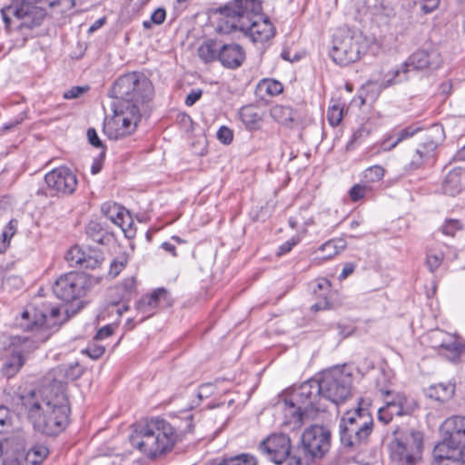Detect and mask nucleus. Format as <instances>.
<instances>
[{
  "label": "nucleus",
  "instance_id": "nucleus-1",
  "mask_svg": "<svg viewBox=\"0 0 465 465\" xmlns=\"http://www.w3.org/2000/svg\"><path fill=\"white\" fill-rule=\"evenodd\" d=\"M21 401L36 431L54 436L67 426L71 409L61 381L45 384L39 391H32L21 396Z\"/></svg>",
  "mask_w": 465,
  "mask_h": 465
},
{
  "label": "nucleus",
  "instance_id": "nucleus-2",
  "mask_svg": "<svg viewBox=\"0 0 465 465\" xmlns=\"http://www.w3.org/2000/svg\"><path fill=\"white\" fill-rule=\"evenodd\" d=\"M219 14L216 31L228 35L242 32L253 43H265L272 39L275 28L267 16H263L261 0H232L216 10Z\"/></svg>",
  "mask_w": 465,
  "mask_h": 465
},
{
  "label": "nucleus",
  "instance_id": "nucleus-3",
  "mask_svg": "<svg viewBox=\"0 0 465 465\" xmlns=\"http://www.w3.org/2000/svg\"><path fill=\"white\" fill-rule=\"evenodd\" d=\"M181 440L174 427L158 417L139 424L130 437L132 446L149 458L171 451Z\"/></svg>",
  "mask_w": 465,
  "mask_h": 465
},
{
  "label": "nucleus",
  "instance_id": "nucleus-4",
  "mask_svg": "<svg viewBox=\"0 0 465 465\" xmlns=\"http://www.w3.org/2000/svg\"><path fill=\"white\" fill-rule=\"evenodd\" d=\"M153 86L143 73L131 72L118 77L112 85L109 95L120 111L130 110L141 115L145 105L152 101Z\"/></svg>",
  "mask_w": 465,
  "mask_h": 465
},
{
  "label": "nucleus",
  "instance_id": "nucleus-5",
  "mask_svg": "<svg viewBox=\"0 0 465 465\" xmlns=\"http://www.w3.org/2000/svg\"><path fill=\"white\" fill-rule=\"evenodd\" d=\"M19 325L25 331H31V334L12 336L7 351L24 356L26 361L29 354L49 339V325L45 314L35 308H27L22 312Z\"/></svg>",
  "mask_w": 465,
  "mask_h": 465
},
{
  "label": "nucleus",
  "instance_id": "nucleus-6",
  "mask_svg": "<svg viewBox=\"0 0 465 465\" xmlns=\"http://www.w3.org/2000/svg\"><path fill=\"white\" fill-rule=\"evenodd\" d=\"M320 380L312 379L292 393L289 401H284V416L289 423L302 424L304 417H310L319 411H325L327 406L322 402Z\"/></svg>",
  "mask_w": 465,
  "mask_h": 465
},
{
  "label": "nucleus",
  "instance_id": "nucleus-7",
  "mask_svg": "<svg viewBox=\"0 0 465 465\" xmlns=\"http://www.w3.org/2000/svg\"><path fill=\"white\" fill-rule=\"evenodd\" d=\"M373 430V419L367 409L347 411L340 422L341 441L345 447L360 448L367 444Z\"/></svg>",
  "mask_w": 465,
  "mask_h": 465
},
{
  "label": "nucleus",
  "instance_id": "nucleus-8",
  "mask_svg": "<svg viewBox=\"0 0 465 465\" xmlns=\"http://www.w3.org/2000/svg\"><path fill=\"white\" fill-rule=\"evenodd\" d=\"M422 452L423 433L417 430L401 431L390 444V465H418Z\"/></svg>",
  "mask_w": 465,
  "mask_h": 465
},
{
  "label": "nucleus",
  "instance_id": "nucleus-9",
  "mask_svg": "<svg viewBox=\"0 0 465 465\" xmlns=\"http://www.w3.org/2000/svg\"><path fill=\"white\" fill-rule=\"evenodd\" d=\"M366 52V43L359 34L339 29L333 35L331 56L337 64L345 66L358 61Z\"/></svg>",
  "mask_w": 465,
  "mask_h": 465
},
{
  "label": "nucleus",
  "instance_id": "nucleus-10",
  "mask_svg": "<svg viewBox=\"0 0 465 465\" xmlns=\"http://www.w3.org/2000/svg\"><path fill=\"white\" fill-rule=\"evenodd\" d=\"M34 3L40 0H12V4L1 10V15L6 27H10L12 17L17 22V28H33L39 25L45 15L46 6L38 7Z\"/></svg>",
  "mask_w": 465,
  "mask_h": 465
},
{
  "label": "nucleus",
  "instance_id": "nucleus-11",
  "mask_svg": "<svg viewBox=\"0 0 465 465\" xmlns=\"http://www.w3.org/2000/svg\"><path fill=\"white\" fill-rule=\"evenodd\" d=\"M322 400L334 404L345 401L350 395L351 379L340 369L325 371L320 379Z\"/></svg>",
  "mask_w": 465,
  "mask_h": 465
},
{
  "label": "nucleus",
  "instance_id": "nucleus-12",
  "mask_svg": "<svg viewBox=\"0 0 465 465\" xmlns=\"http://www.w3.org/2000/svg\"><path fill=\"white\" fill-rule=\"evenodd\" d=\"M384 396V406L378 410V419L384 424L391 422L394 416L411 415L418 407L413 398L401 392L381 390Z\"/></svg>",
  "mask_w": 465,
  "mask_h": 465
},
{
  "label": "nucleus",
  "instance_id": "nucleus-13",
  "mask_svg": "<svg viewBox=\"0 0 465 465\" xmlns=\"http://www.w3.org/2000/svg\"><path fill=\"white\" fill-rule=\"evenodd\" d=\"M87 288L88 279L84 273L70 272L55 281L53 292L58 299L70 302L84 295Z\"/></svg>",
  "mask_w": 465,
  "mask_h": 465
},
{
  "label": "nucleus",
  "instance_id": "nucleus-14",
  "mask_svg": "<svg viewBox=\"0 0 465 465\" xmlns=\"http://www.w3.org/2000/svg\"><path fill=\"white\" fill-rule=\"evenodd\" d=\"M114 116L104 124V133L111 140H118L132 134L141 119V115L130 110H119L113 104Z\"/></svg>",
  "mask_w": 465,
  "mask_h": 465
},
{
  "label": "nucleus",
  "instance_id": "nucleus-15",
  "mask_svg": "<svg viewBox=\"0 0 465 465\" xmlns=\"http://www.w3.org/2000/svg\"><path fill=\"white\" fill-rule=\"evenodd\" d=\"M430 344L434 350L449 361L457 362L465 350L463 340L456 335L442 330L432 331L430 335Z\"/></svg>",
  "mask_w": 465,
  "mask_h": 465
},
{
  "label": "nucleus",
  "instance_id": "nucleus-16",
  "mask_svg": "<svg viewBox=\"0 0 465 465\" xmlns=\"http://www.w3.org/2000/svg\"><path fill=\"white\" fill-rule=\"evenodd\" d=\"M331 431L321 425H312L302 435L303 450L312 458H322L330 450Z\"/></svg>",
  "mask_w": 465,
  "mask_h": 465
},
{
  "label": "nucleus",
  "instance_id": "nucleus-17",
  "mask_svg": "<svg viewBox=\"0 0 465 465\" xmlns=\"http://www.w3.org/2000/svg\"><path fill=\"white\" fill-rule=\"evenodd\" d=\"M48 189L56 195H70L77 188L78 181L73 171L66 166L53 169L45 175Z\"/></svg>",
  "mask_w": 465,
  "mask_h": 465
},
{
  "label": "nucleus",
  "instance_id": "nucleus-18",
  "mask_svg": "<svg viewBox=\"0 0 465 465\" xmlns=\"http://www.w3.org/2000/svg\"><path fill=\"white\" fill-rule=\"evenodd\" d=\"M259 450L276 464L283 462L291 452V440L284 433H273L264 439Z\"/></svg>",
  "mask_w": 465,
  "mask_h": 465
},
{
  "label": "nucleus",
  "instance_id": "nucleus-19",
  "mask_svg": "<svg viewBox=\"0 0 465 465\" xmlns=\"http://www.w3.org/2000/svg\"><path fill=\"white\" fill-rule=\"evenodd\" d=\"M464 452V450L451 443L444 435L442 441L433 449V460L436 465H465Z\"/></svg>",
  "mask_w": 465,
  "mask_h": 465
},
{
  "label": "nucleus",
  "instance_id": "nucleus-20",
  "mask_svg": "<svg viewBox=\"0 0 465 465\" xmlns=\"http://www.w3.org/2000/svg\"><path fill=\"white\" fill-rule=\"evenodd\" d=\"M102 212L112 223L122 229L126 238H134L136 229L128 210L115 203H105L102 205Z\"/></svg>",
  "mask_w": 465,
  "mask_h": 465
},
{
  "label": "nucleus",
  "instance_id": "nucleus-21",
  "mask_svg": "<svg viewBox=\"0 0 465 465\" xmlns=\"http://www.w3.org/2000/svg\"><path fill=\"white\" fill-rule=\"evenodd\" d=\"M65 259L71 266L78 265L83 269L94 270L102 264L104 258V253L99 250H83L75 245L68 250Z\"/></svg>",
  "mask_w": 465,
  "mask_h": 465
},
{
  "label": "nucleus",
  "instance_id": "nucleus-22",
  "mask_svg": "<svg viewBox=\"0 0 465 465\" xmlns=\"http://www.w3.org/2000/svg\"><path fill=\"white\" fill-rule=\"evenodd\" d=\"M441 62L442 59L437 50H419L413 53L402 65V68L399 70L401 71V75H405L411 68L413 70L437 69L440 66Z\"/></svg>",
  "mask_w": 465,
  "mask_h": 465
},
{
  "label": "nucleus",
  "instance_id": "nucleus-23",
  "mask_svg": "<svg viewBox=\"0 0 465 465\" xmlns=\"http://www.w3.org/2000/svg\"><path fill=\"white\" fill-rule=\"evenodd\" d=\"M163 303H168V292L164 288H157L152 293L143 295L136 303L137 315H141L139 322L154 315Z\"/></svg>",
  "mask_w": 465,
  "mask_h": 465
},
{
  "label": "nucleus",
  "instance_id": "nucleus-24",
  "mask_svg": "<svg viewBox=\"0 0 465 465\" xmlns=\"http://www.w3.org/2000/svg\"><path fill=\"white\" fill-rule=\"evenodd\" d=\"M442 432L451 443L465 450V416H452L444 420Z\"/></svg>",
  "mask_w": 465,
  "mask_h": 465
},
{
  "label": "nucleus",
  "instance_id": "nucleus-25",
  "mask_svg": "<svg viewBox=\"0 0 465 465\" xmlns=\"http://www.w3.org/2000/svg\"><path fill=\"white\" fill-rule=\"evenodd\" d=\"M405 76L401 77V71L395 70L391 73V76L388 78V75L381 82L369 81L361 87V94L363 95L362 104H365L367 100L374 101L379 96L382 89L406 80Z\"/></svg>",
  "mask_w": 465,
  "mask_h": 465
},
{
  "label": "nucleus",
  "instance_id": "nucleus-26",
  "mask_svg": "<svg viewBox=\"0 0 465 465\" xmlns=\"http://www.w3.org/2000/svg\"><path fill=\"white\" fill-rule=\"evenodd\" d=\"M246 55L242 45L238 44H223L219 62L226 68L236 69L245 61Z\"/></svg>",
  "mask_w": 465,
  "mask_h": 465
},
{
  "label": "nucleus",
  "instance_id": "nucleus-27",
  "mask_svg": "<svg viewBox=\"0 0 465 465\" xmlns=\"http://www.w3.org/2000/svg\"><path fill=\"white\" fill-rule=\"evenodd\" d=\"M465 188V168L456 167L450 170L442 182L445 194L455 196Z\"/></svg>",
  "mask_w": 465,
  "mask_h": 465
},
{
  "label": "nucleus",
  "instance_id": "nucleus-28",
  "mask_svg": "<svg viewBox=\"0 0 465 465\" xmlns=\"http://www.w3.org/2000/svg\"><path fill=\"white\" fill-rule=\"evenodd\" d=\"M50 10L52 15L67 17L76 13V7L83 0H40Z\"/></svg>",
  "mask_w": 465,
  "mask_h": 465
},
{
  "label": "nucleus",
  "instance_id": "nucleus-29",
  "mask_svg": "<svg viewBox=\"0 0 465 465\" xmlns=\"http://www.w3.org/2000/svg\"><path fill=\"white\" fill-rule=\"evenodd\" d=\"M223 44L213 40L208 39L201 44L198 48V55L204 63H212L220 59V50Z\"/></svg>",
  "mask_w": 465,
  "mask_h": 465
},
{
  "label": "nucleus",
  "instance_id": "nucleus-30",
  "mask_svg": "<svg viewBox=\"0 0 465 465\" xmlns=\"http://www.w3.org/2000/svg\"><path fill=\"white\" fill-rule=\"evenodd\" d=\"M55 376L51 383L55 381H61L64 386L67 381H74L78 379L82 374L83 371L78 363L70 365H62L54 370Z\"/></svg>",
  "mask_w": 465,
  "mask_h": 465
},
{
  "label": "nucleus",
  "instance_id": "nucleus-31",
  "mask_svg": "<svg viewBox=\"0 0 465 465\" xmlns=\"http://www.w3.org/2000/svg\"><path fill=\"white\" fill-rule=\"evenodd\" d=\"M273 120L283 125H291L296 121L297 113L290 106L275 104L270 110Z\"/></svg>",
  "mask_w": 465,
  "mask_h": 465
},
{
  "label": "nucleus",
  "instance_id": "nucleus-32",
  "mask_svg": "<svg viewBox=\"0 0 465 465\" xmlns=\"http://www.w3.org/2000/svg\"><path fill=\"white\" fill-rule=\"evenodd\" d=\"M9 352L10 355L6 358L1 368L3 376L8 379L15 376L25 363L24 356L17 355L14 351Z\"/></svg>",
  "mask_w": 465,
  "mask_h": 465
},
{
  "label": "nucleus",
  "instance_id": "nucleus-33",
  "mask_svg": "<svg viewBox=\"0 0 465 465\" xmlns=\"http://www.w3.org/2000/svg\"><path fill=\"white\" fill-rule=\"evenodd\" d=\"M455 391V385L451 382H440L434 385H431L429 390V397L438 401H447L452 398Z\"/></svg>",
  "mask_w": 465,
  "mask_h": 465
},
{
  "label": "nucleus",
  "instance_id": "nucleus-34",
  "mask_svg": "<svg viewBox=\"0 0 465 465\" xmlns=\"http://www.w3.org/2000/svg\"><path fill=\"white\" fill-rule=\"evenodd\" d=\"M241 121L248 130H256L260 126L262 117L253 105L242 106L239 112Z\"/></svg>",
  "mask_w": 465,
  "mask_h": 465
},
{
  "label": "nucleus",
  "instance_id": "nucleus-35",
  "mask_svg": "<svg viewBox=\"0 0 465 465\" xmlns=\"http://www.w3.org/2000/svg\"><path fill=\"white\" fill-rule=\"evenodd\" d=\"M257 93L264 98V94L275 96L282 93L283 85L274 79H262L257 84Z\"/></svg>",
  "mask_w": 465,
  "mask_h": 465
},
{
  "label": "nucleus",
  "instance_id": "nucleus-36",
  "mask_svg": "<svg viewBox=\"0 0 465 465\" xmlns=\"http://www.w3.org/2000/svg\"><path fill=\"white\" fill-rule=\"evenodd\" d=\"M347 242L343 238H335L327 241L320 246L319 251L326 252L323 259H331L345 250Z\"/></svg>",
  "mask_w": 465,
  "mask_h": 465
},
{
  "label": "nucleus",
  "instance_id": "nucleus-37",
  "mask_svg": "<svg viewBox=\"0 0 465 465\" xmlns=\"http://www.w3.org/2000/svg\"><path fill=\"white\" fill-rule=\"evenodd\" d=\"M85 232L90 239L97 243L104 244L109 240L106 230L95 221H91L87 224Z\"/></svg>",
  "mask_w": 465,
  "mask_h": 465
},
{
  "label": "nucleus",
  "instance_id": "nucleus-38",
  "mask_svg": "<svg viewBox=\"0 0 465 465\" xmlns=\"http://www.w3.org/2000/svg\"><path fill=\"white\" fill-rule=\"evenodd\" d=\"M436 148L437 143L430 140L419 144L414 153L418 154V156L420 157L425 162V163H428L433 161Z\"/></svg>",
  "mask_w": 465,
  "mask_h": 465
},
{
  "label": "nucleus",
  "instance_id": "nucleus-39",
  "mask_svg": "<svg viewBox=\"0 0 465 465\" xmlns=\"http://www.w3.org/2000/svg\"><path fill=\"white\" fill-rule=\"evenodd\" d=\"M129 262L128 255L124 252L116 256L110 263L108 274L112 278L117 277L120 272L126 267Z\"/></svg>",
  "mask_w": 465,
  "mask_h": 465
},
{
  "label": "nucleus",
  "instance_id": "nucleus-40",
  "mask_svg": "<svg viewBox=\"0 0 465 465\" xmlns=\"http://www.w3.org/2000/svg\"><path fill=\"white\" fill-rule=\"evenodd\" d=\"M444 254L441 251L430 249L427 252L426 264L430 272L436 271L441 264Z\"/></svg>",
  "mask_w": 465,
  "mask_h": 465
},
{
  "label": "nucleus",
  "instance_id": "nucleus-41",
  "mask_svg": "<svg viewBox=\"0 0 465 465\" xmlns=\"http://www.w3.org/2000/svg\"><path fill=\"white\" fill-rule=\"evenodd\" d=\"M385 173V170L381 165H373L363 172V178L367 183H375L381 181Z\"/></svg>",
  "mask_w": 465,
  "mask_h": 465
},
{
  "label": "nucleus",
  "instance_id": "nucleus-42",
  "mask_svg": "<svg viewBox=\"0 0 465 465\" xmlns=\"http://www.w3.org/2000/svg\"><path fill=\"white\" fill-rule=\"evenodd\" d=\"M166 18V12L163 8L159 7L153 12L149 20H144L143 22V26L144 29H151L153 25H162Z\"/></svg>",
  "mask_w": 465,
  "mask_h": 465
},
{
  "label": "nucleus",
  "instance_id": "nucleus-43",
  "mask_svg": "<svg viewBox=\"0 0 465 465\" xmlns=\"http://www.w3.org/2000/svg\"><path fill=\"white\" fill-rule=\"evenodd\" d=\"M461 228H462V226L459 220L448 219L445 221L444 224L441 226V232L443 234H445L447 236L453 237L457 232L461 230Z\"/></svg>",
  "mask_w": 465,
  "mask_h": 465
},
{
  "label": "nucleus",
  "instance_id": "nucleus-44",
  "mask_svg": "<svg viewBox=\"0 0 465 465\" xmlns=\"http://www.w3.org/2000/svg\"><path fill=\"white\" fill-rule=\"evenodd\" d=\"M370 191L369 186L365 184H354L349 191V196L352 202H358L364 198L366 193Z\"/></svg>",
  "mask_w": 465,
  "mask_h": 465
},
{
  "label": "nucleus",
  "instance_id": "nucleus-45",
  "mask_svg": "<svg viewBox=\"0 0 465 465\" xmlns=\"http://www.w3.org/2000/svg\"><path fill=\"white\" fill-rule=\"evenodd\" d=\"M327 119L331 126H337L342 119V108L333 105L327 112Z\"/></svg>",
  "mask_w": 465,
  "mask_h": 465
},
{
  "label": "nucleus",
  "instance_id": "nucleus-46",
  "mask_svg": "<svg viewBox=\"0 0 465 465\" xmlns=\"http://www.w3.org/2000/svg\"><path fill=\"white\" fill-rule=\"evenodd\" d=\"M418 130L419 129L417 128L409 126L394 133L393 134L395 135L396 138L395 140H393V144H399L403 140L413 136L418 132Z\"/></svg>",
  "mask_w": 465,
  "mask_h": 465
},
{
  "label": "nucleus",
  "instance_id": "nucleus-47",
  "mask_svg": "<svg viewBox=\"0 0 465 465\" xmlns=\"http://www.w3.org/2000/svg\"><path fill=\"white\" fill-rule=\"evenodd\" d=\"M217 139L223 144H230L233 139V133L229 127L223 125L217 132Z\"/></svg>",
  "mask_w": 465,
  "mask_h": 465
},
{
  "label": "nucleus",
  "instance_id": "nucleus-48",
  "mask_svg": "<svg viewBox=\"0 0 465 465\" xmlns=\"http://www.w3.org/2000/svg\"><path fill=\"white\" fill-rule=\"evenodd\" d=\"M105 350H104V346H101V345H96V344H94V345H89L84 351V352L87 353L88 356L93 359V360H97L99 359L104 353Z\"/></svg>",
  "mask_w": 465,
  "mask_h": 465
},
{
  "label": "nucleus",
  "instance_id": "nucleus-49",
  "mask_svg": "<svg viewBox=\"0 0 465 465\" xmlns=\"http://www.w3.org/2000/svg\"><path fill=\"white\" fill-rule=\"evenodd\" d=\"M121 286L124 291V295L131 296L133 293L135 292L136 280L134 277L126 278L123 281Z\"/></svg>",
  "mask_w": 465,
  "mask_h": 465
},
{
  "label": "nucleus",
  "instance_id": "nucleus-50",
  "mask_svg": "<svg viewBox=\"0 0 465 465\" xmlns=\"http://www.w3.org/2000/svg\"><path fill=\"white\" fill-rule=\"evenodd\" d=\"M14 234H15V229L12 226V222H10L8 223L7 228L2 233L3 240L0 242V252H4L6 249L7 245H8V241Z\"/></svg>",
  "mask_w": 465,
  "mask_h": 465
},
{
  "label": "nucleus",
  "instance_id": "nucleus-51",
  "mask_svg": "<svg viewBox=\"0 0 465 465\" xmlns=\"http://www.w3.org/2000/svg\"><path fill=\"white\" fill-rule=\"evenodd\" d=\"M300 239L299 237H292L287 242H283L282 245H280L277 254L278 255H283L291 252V250L299 242Z\"/></svg>",
  "mask_w": 465,
  "mask_h": 465
},
{
  "label": "nucleus",
  "instance_id": "nucleus-52",
  "mask_svg": "<svg viewBox=\"0 0 465 465\" xmlns=\"http://www.w3.org/2000/svg\"><path fill=\"white\" fill-rule=\"evenodd\" d=\"M88 90V87L74 86L64 93V99H75Z\"/></svg>",
  "mask_w": 465,
  "mask_h": 465
},
{
  "label": "nucleus",
  "instance_id": "nucleus-53",
  "mask_svg": "<svg viewBox=\"0 0 465 465\" xmlns=\"http://www.w3.org/2000/svg\"><path fill=\"white\" fill-rule=\"evenodd\" d=\"M203 91L201 89H193L185 97V104L187 106L193 105L202 97Z\"/></svg>",
  "mask_w": 465,
  "mask_h": 465
},
{
  "label": "nucleus",
  "instance_id": "nucleus-54",
  "mask_svg": "<svg viewBox=\"0 0 465 465\" xmlns=\"http://www.w3.org/2000/svg\"><path fill=\"white\" fill-rule=\"evenodd\" d=\"M30 450L33 451V453L36 456V459L40 462V464L43 462V460L46 458L48 455V449L45 446L43 445H35L30 448Z\"/></svg>",
  "mask_w": 465,
  "mask_h": 465
},
{
  "label": "nucleus",
  "instance_id": "nucleus-55",
  "mask_svg": "<svg viewBox=\"0 0 465 465\" xmlns=\"http://www.w3.org/2000/svg\"><path fill=\"white\" fill-rule=\"evenodd\" d=\"M421 4V9L428 14L434 11L440 5V0H419Z\"/></svg>",
  "mask_w": 465,
  "mask_h": 465
},
{
  "label": "nucleus",
  "instance_id": "nucleus-56",
  "mask_svg": "<svg viewBox=\"0 0 465 465\" xmlns=\"http://www.w3.org/2000/svg\"><path fill=\"white\" fill-rule=\"evenodd\" d=\"M424 164H426L425 162L420 157H419L418 154H416L414 153L412 154L411 160L409 163V164L407 165L406 169L414 171V170L421 168Z\"/></svg>",
  "mask_w": 465,
  "mask_h": 465
},
{
  "label": "nucleus",
  "instance_id": "nucleus-57",
  "mask_svg": "<svg viewBox=\"0 0 465 465\" xmlns=\"http://www.w3.org/2000/svg\"><path fill=\"white\" fill-rule=\"evenodd\" d=\"M87 137H88L89 143L92 145H94V147H97V148L103 147L102 142L99 139L98 134H97L95 129L89 128L87 130Z\"/></svg>",
  "mask_w": 465,
  "mask_h": 465
},
{
  "label": "nucleus",
  "instance_id": "nucleus-58",
  "mask_svg": "<svg viewBox=\"0 0 465 465\" xmlns=\"http://www.w3.org/2000/svg\"><path fill=\"white\" fill-rule=\"evenodd\" d=\"M10 420V411L9 409L3 405V404H0V426H5L6 425Z\"/></svg>",
  "mask_w": 465,
  "mask_h": 465
},
{
  "label": "nucleus",
  "instance_id": "nucleus-59",
  "mask_svg": "<svg viewBox=\"0 0 465 465\" xmlns=\"http://www.w3.org/2000/svg\"><path fill=\"white\" fill-rule=\"evenodd\" d=\"M112 334H113V329L111 326L107 325V326H104V327L101 328L100 330H98V331L95 334V339L103 340V339H105V338L111 336Z\"/></svg>",
  "mask_w": 465,
  "mask_h": 465
},
{
  "label": "nucleus",
  "instance_id": "nucleus-60",
  "mask_svg": "<svg viewBox=\"0 0 465 465\" xmlns=\"http://www.w3.org/2000/svg\"><path fill=\"white\" fill-rule=\"evenodd\" d=\"M395 135L391 134L386 139H384L381 144V147L383 151H390L396 147L398 144H393V140H395Z\"/></svg>",
  "mask_w": 465,
  "mask_h": 465
},
{
  "label": "nucleus",
  "instance_id": "nucleus-61",
  "mask_svg": "<svg viewBox=\"0 0 465 465\" xmlns=\"http://www.w3.org/2000/svg\"><path fill=\"white\" fill-rule=\"evenodd\" d=\"M355 270V264L351 263V262H348L346 263L343 268H342V271L339 276V278L341 280H344L346 279L349 275H351Z\"/></svg>",
  "mask_w": 465,
  "mask_h": 465
},
{
  "label": "nucleus",
  "instance_id": "nucleus-62",
  "mask_svg": "<svg viewBox=\"0 0 465 465\" xmlns=\"http://www.w3.org/2000/svg\"><path fill=\"white\" fill-rule=\"evenodd\" d=\"M20 457H21V460H22V464L23 465H39L40 462L36 460H32L31 459V455H24V454H20Z\"/></svg>",
  "mask_w": 465,
  "mask_h": 465
},
{
  "label": "nucleus",
  "instance_id": "nucleus-63",
  "mask_svg": "<svg viewBox=\"0 0 465 465\" xmlns=\"http://www.w3.org/2000/svg\"><path fill=\"white\" fill-rule=\"evenodd\" d=\"M161 247L165 252H170L173 257L177 256L176 248H175V246L173 243L168 242H164L162 243Z\"/></svg>",
  "mask_w": 465,
  "mask_h": 465
},
{
  "label": "nucleus",
  "instance_id": "nucleus-64",
  "mask_svg": "<svg viewBox=\"0 0 465 465\" xmlns=\"http://www.w3.org/2000/svg\"><path fill=\"white\" fill-rule=\"evenodd\" d=\"M3 465H23L20 454L16 457L5 460Z\"/></svg>",
  "mask_w": 465,
  "mask_h": 465
}]
</instances>
